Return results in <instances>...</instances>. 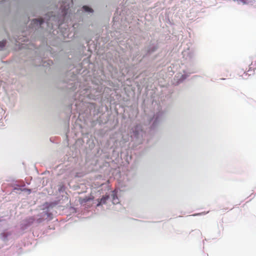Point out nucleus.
Returning <instances> with one entry per match:
<instances>
[{
    "label": "nucleus",
    "instance_id": "f257e3e1",
    "mask_svg": "<svg viewBox=\"0 0 256 256\" xmlns=\"http://www.w3.org/2000/svg\"><path fill=\"white\" fill-rule=\"evenodd\" d=\"M72 0H62L60 6L59 16H56L52 13L46 15L44 19L42 18H35L31 22L30 28L34 32L38 31L42 32L51 29L54 24L52 21L58 22L61 20H65L68 15L70 17V8L72 5Z\"/></svg>",
    "mask_w": 256,
    "mask_h": 256
},
{
    "label": "nucleus",
    "instance_id": "f03ea898",
    "mask_svg": "<svg viewBox=\"0 0 256 256\" xmlns=\"http://www.w3.org/2000/svg\"><path fill=\"white\" fill-rule=\"evenodd\" d=\"M164 113L162 111L158 112L152 117L146 116L144 124H140L132 129L131 139L136 144L142 143L146 136L148 128L152 132L154 130L159 126L164 118Z\"/></svg>",
    "mask_w": 256,
    "mask_h": 256
},
{
    "label": "nucleus",
    "instance_id": "7ed1b4c3",
    "mask_svg": "<svg viewBox=\"0 0 256 256\" xmlns=\"http://www.w3.org/2000/svg\"><path fill=\"white\" fill-rule=\"evenodd\" d=\"M76 74L70 72L66 73V77L62 80L64 86L60 88L68 91H75L80 86L79 83L76 82Z\"/></svg>",
    "mask_w": 256,
    "mask_h": 256
},
{
    "label": "nucleus",
    "instance_id": "20e7f679",
    "mask_svg": "<svg viewBox=\"0 0 256 256\" xmlns=\"http://www.w3.org/2000/svg\"><path fill=\"white\" fill-rule=\"evenodd\" d=\"M58 204L57 202H46L44 205V210L40 214V218L35 220L34 224H38L43 222L44 220H50L52 218V214L51 210Z\"/></svg>",
    "mask_w": 256,
    "mask_h": 256
},
{
    "label": "nucleus",
    "instance_id": "39448f33",
    "mask_svg": "<svg viewBox=\"0 0 256 256\" xmlns=\"http://www.w3.org/2000/svg\"><path fill=\"white\" fill-rule=\"evenodd\" d=\"M158 46L156 44L154 43H150L147 46H146L142 51V57L140 60V61L144 58L150 56L158 49Z\"/></svg>",
    "mask_w": 256,
    "mask_h": 256
},
{
    "label": "nucleus",
    "instance_id": "423d86ee",
    "mask_svg": "<svg viewBox=\"0 0 256 256\" xmlns=\"http://www.w3.org/2000/svg\"><path fill=\"white\" fill-rule=\"evenodd\" d=\"M35 218L34 216L28 217L23 220L21 223V228L24 230L34 224Z\"/></svg>",
    "mask_w": 256,
    "mask_h": 256
},
{
    "label": "nucleus",
    "instance_id": "0eeeda50",
    "mask_svg": "<svg viewBox=\"0 0 256 256\" xmlns=\"http://www.w3.org/2000/svg\"><path fill=\"white\" fill-rule=\"evenodd\" d=\"M110 198V196L109 195H105L102 196V197L101 198L98 200V203L96 204V206H100L104 204H106V201Z\"/></svg>",
    "mask_w": 256,
    "mask_h": 256
},
{
    "label": "nucleus",
    "instance_id": "6e6552de",
    "mask_svg": "<svg viewBox=\"0 0 256 256\" xmlns=\"http://www.w3.org/2000/svg\"><path fill=\"white\" fill-rule=\"evenodd\" d=\"M12 234L10 232H4L0 234V239L4 242L8 241V237Z\"/></svg>",
    "mask_w": 256,
    "mask_h": 256
},
{
    "label": "nucleus",
    "instance_id": "1a4fd4ad",
    "mask_svg": "<svg viewBox=\"0 0 256 256\" xmlns=\"http://www.w3.org/2000/svg\"><path fill=\"white\" fill-rule=\"evenodd\" d=\"M112 202L113 204H116L119 203V200L118 198L116 193L115 192V191L112 192Z\"/></svg>",
    "mask_w": 256,
    "mask_h": 256
},
{
    "label": "nucleus",
    "instance_id": "9d476101",
    "mask_svg": "<svg viewBox=\"0 0 256 256\" xmlns=\"http://www.w3.org/2000/svg\"><path fill=\"white\" fill-rule=\"evenodd\" d=\"M82 9L84 11L86 12L92 13L93 12V10L91 8L87 6H84L82 7Z\"/></svg>",
    "mask_w": 256,
    "mask_h": 256
},
{
    "label": "nucleus",
    "instance_id": "9b49d317",
    "mask_svg": "<svg viewBox=\"0 0 256 256\" xmlns=\"http://www.w3.org/2000/svg\"><path fill=\"white\" fill-rule=\"evenodd\" d=\"M6 44V40H3L0 42V50H2V49L5 46Z\"/></svg>",
    "mask_w": 256,
    "mask_h": 256
},
{
    "label": "nucleus",
    "instance_id": "f8f14e48",
    "mask_svg": "<svg viewBox=\"0 0 256 256\" xmlns=\"http://www.w3.org/2000/svg\"><path fill=\"white\" fill-rule=\"evenodd\" d=\"M233 0L234 2H238V4H240V2H242L244 4H246V0Z\"/></svg>",
    "mask_w": 256,
    "mask_h": 256
},
{
    "label": "nucleus",
    "instance_id": "ddd939ff",
    "mask_svg": "<svg viewBox=\"0 0 256 256\" xmlns=\"http://www.w3.org/2000/svg\"><path fill=\"white\" fill-rule=\"evenodd\" d=\"M186 78V76L183 74V75H182V78L180 79V81H182L183 80H185Z\"/></svg>",
    "mask_w": 256,
    "mask_h": 256
},
{
    "label": "nucleus",
    "instance_id": "4468645a",
    "mask_svg": "<svg viewBox=\"0 0 256 256\" xmlns=\"http://www.w3.org/2000/svg\"><path fill=\"white\" fill-rule=\"evenodd\" d=\"M88 198H84L82 202H88Z\"/></svg>",
    "mask_w": 256,
    "mask_h": 256
},
{
    "label": "nucleus",
    "instance_id": "2eb2a0df",
    "mask_svg": "<svg viewBox=\"0 0 256 256\" xmlns=\"http://www.w3.org/2000/svg\"><path fill=\"white\" fill-rule=\"evenodd\" d=\"M203 214V213H199V214H194V216L201 215V214Z\"/></svg>",
    "mask_w": 256,
    "mask_h": 256
},
{
    "label": "nucleus",
    "instance_id": "dca6fc26",
    "mask_svg": "<svg viewBox=\"0 0 256 256\" xmlns=\"http://www.w3.org/2000/svg\"><path fill=\"white\" fill-rule=\"evenodd\" d=\"M28 190V192L29 194L31 192V190Z\"/></svg>",
    "mask_w": 256,
    "mask_h": 256
},
{
    "label": "nucleus",
    "instance_id": "f3484780",
    "mask_svg": "<svg viewBox=\"0 0 256 256\" xmlns=\"http://www.w3.org/2000/svg\"><path fill=\"white\" fill-rule=\"evenodd\" d=\"M28 190V192L29 194L31 192V190Z\"/></svg>",
    "mask_w": 256,
    "mask_h": 256
},
{
    "label": "nucleus",
    "instance_id": "a211bd4d",
    "mask_svg": "<svg viewBox=\"0 0 256 256\" xmlns=\"http://www.w3.org/2000/svg\"><path fill=\"white\" fill-rule=\"evenodd\" d=\"M75 26H76V24H73V27L75 28Z\"/></svg>",
    "mask_w": 256,
    "mask_h": 256
},
{
    "label": "nucleus",
    "instance_id": "6ab92c4d",
    "mask_svg": "<svg viewBox=\"0 0 256 256\" xmlns=\"http://www.w3.org/2000/svg\"><path fill=\"white\" fill-rule=\"evenodd\" d=\"M2 222V220L0 218V222Z\"/></svg>",
    "mask_w": 256,
    "mask_h": 256
}]
</instances>
